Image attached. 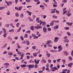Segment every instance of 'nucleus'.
I'll list each match as a JSON object with an SVG mask.
<instances>
[{
  "label": "nucleus",
  "instance_id": "e433bc0d",
  "mask_svg": "<svg viewBox=\"0 0 73 73\" xmlns=\"http://www.w3.org/2000/svg\"><path fill=\"white\" fill-rule=\"evenodd\" d=\"M64 29H66V30H68L69 29V27H64Z\"/></svg>",
  "mask_w": 73,
  "mask_h": 73
},
{
  "label": "nucleus",
  "instance_id": "0e129e2a",
  "mask_svg": "<svg viewBox=\"0 0 73 73\" xmlns=\"http://www.w3.org/2000/svg\"><path fill=\"white\" fill-rule=\"evenodd\" d=\"M18 1H19V0H15V4H17Z\"/></svg>",
  "mask_w": 73,
  "mask_h": 73
},
{
  "label": "nucleus",
  "instance_id": "8fccbe9b",
  "mask_svg": "<svg viewBox=\"0 0 73 73\" xmlns=\"http://www.w3.org/2000/svg\"><path fill=\"white\" fill-rule=\"evenodd\" d=\"M9 5H11V4H12V2H11V1H9Z\"/></svg>",
  "mask_w": 73,
  "mask_h": 73
},
{
  "label": "nucleus",
  "instance_id": "4468645a",
  "mask_svg": "<svg viewBox=\"0 0 73 73\" xmlns=\"http://www.w3.org/2000/svg\"><path fill=\"white\" fill-rule=\"evenodd\" d=\"M54 28L55 29H58V25L55 26L54 27Z\"/></svg>",
  "mask_w": 73,
  "mask_h": 73
},
{
  "label": "nucleus",
  "instance_id": "7c9ffc66",
  "mask_svg": "<svg viewBox=\"0 0 73 73\" xmlns=\"http://www.w3.org/2000/svg\"><path fill=\"white\" fill-rule=\"evenodd\" d=\"M20 16L21 18H23V17H24V14H21Z\"/></svg>",
  "mask_w": 73,
  "mask_h": 73
},
{
  "label": "nucleus",
  "instance_id": "412c9836",
  "mask_svg": "<svg viewBox=\"0 0 73 73\" xmlns=\"http://www.w3.org/2000/svg\"><path fill=\"white\" fill-rule=\"evenodd\" d=\"M21 67L22 68H25L27 66V65L25 64H23V65H21Z\"/></svg>",
  "mask_w": 73,
  "mask_h": 73
},
{
  "label": "nucleus",
  "instance_id": "393cba45",
  "mask_svg": "<svg viewBox=\"0 0 73 73\" xmlns=\"http://www.w3.org/2000/svg\"><path fill=\"white\" fill-rule=\"evenodd\" d=\"M27 13H28V15H29V16H31V12L29 11H27Z\"/></svg>",
  "mask_w": 73,
  "mask_h": 73
},
{
  "label": "nucleus",
  "instance_id": "aec40b11",
  "mask_svg": "<svg viewBox=\"0 0 73 73\" xmlns=\"http://www.w3.org/2000/svg\"><path fill=\"white\" fill-rule=\"evenodd\" d=\"M9 32H14V29H11L9 30Z\"/></svg>",
  "mask_w": 73,
  "mask_h": 73
},
{
  "label": "nucleus",
  "instance_id": "603ef678",
  "mask_svg": "<svg viewBox=\"0 0 73 73\" xmlns=\"http://www.w3.org/2000/svg\"><path fill=\"white\" fill-rule=\"evenodd\" d=\"M63 12H64L63 13H62V15H65V14L66 13H67V11H63Z\"/></svg>",
  "mask_w": 73,
  "mask_h": 73
},
{
  "label": "nucleus",
  "instance_id": "37998d69",
  "mask_svg": "<svg viewBox=\"0 0 73 73\" xmlns=\"http://www.w3.org/2000/svg\"><path fill=\"white\" fill-rule=\"evenodd\" d=\"M61 59H58L56 60L57 62H60V61L61 60Z\"/></svg>",
  "mask_w": 73,
  "mask_h": 73
},
{
  "label": "nucleus",
  "instance_id": "79ce46f5",
  "mask_svg": "<svg viewBox=\"0 0 73 73\" xmlns=\"http://www.w3.org/2000/svg\"><path fill=\"white\" fill-rule=\"evenodd\" d=\"M8 38L9 40H10V41H11V40H12V38L10 37V36H9L8 37Z\"/></svg>",
  "mask_w": 73,
  "mask_h": 73
},
{
  "label": "nucleus",
  "instance_id": "69168bd1",
  "mask_svg": "<svg viewBox=\"0 0 73 73\" xmlns=\"http://www.w3.org/2000/svg\"><path fill=\"white\" fill-rule=\"evenodd\" d=\"M14 39H15V40H17V39H18V37L17 36H15L14 38Z\"/></svg>",
  "mask_w": 73,
  "mask_h": 73
},
{
  "label": "nucleus",
  "instance_id": "473e14b6",
  "mask_svg": "<svg viewBox=\"0 0 73 73\" xmlns=\"http://www.w3.org/2000/svg\"><path fill=\"white\" fill-rule=\"evenodd\" d=\"M7 35V33H5L3 35V36L4 37V38L5 37H7V36L6 35Z\"/></svg>",
  "mask_w": 73,
  "mask_h": 73
},
{
  "label": "nucleus",
  "instance_id": "ea45409f",
  "mask_svg": "<svg viewBox=\"0 0 73 73\" xmlns=\"http://www.w3.org/2000/svg\"><path fill=\"white\" fill-rule=\"evenodd\" d=\"M32 48L34 49V50H35L36 49V46H33L32 47Z\"/></svg>",
  "mask_w": 73,
  "mask_h": 73
},
{
  "label": "nucleus",
  "instance_id": "e2e57ef3",
  "mask_svg": "<svg viewBox=\"0 0 73 73\" xmlns=\"http://www.w3.org/2000/svg\"><path fill=\"white\" fill-rule=\"evenodd\" d=\"M8 54H9V55H11V56H12V53L11 52H9V53Z\"/></svg>",
  "mask_w": 73,
  "mask_h": 73
},
{
  "label": "nucleus",
  "instance_id": "13d9d810",
  "mask_svg": "<svg viewBox=\"0 0 73 73\" xmlns=\"http://www.w3.org/2000/svg\"><path fill=\"white\" fill-rule=\"evenodd\" d=\"M67 34L68 35V36H70V32H68Z\"/></svg>",
  "mask_w": 73,
  "mask_h": 73
},
{
  "label": "nucleus",
  "instance_id": "bb28decb",
  "mask_svg": "<svg viewBox=\"0 0 73 73\" xmlns=\"http://www.w3.org/2000/svg\"><path fill=\"white\" fill-rule=\"evenodd\" d=\"M45 24H46V23H45V22H44V21L42 22V26H45Z\"/></svg>",
  "mask_w": 73,
  "mask_h": 73
},
{
  "label": "nucleus",
  "instance_id": "680f3d73",
  "mask_svg": "<svg viewBox=\"0 0 73 73\" xmlns=\"http://www.w3.org/2000/svg\"><path fill=\"white\" fill-rule=\"evenodd\" d=\"M46 66L47 67V68H49V64L48 63H47L46 64Z\"/></svg>",
  "mask_w": 73,
  "mask_h": 73
},
{
  "label": "nucleus",
  "instance_id": "6e6552de",
  "mask_svg": "<svg viewBox=\"0 0 73 73\" xmlns=\"http://www.w3.org/2000/svg\"><path fill=\"white\" fill-rule=\"evenodd\" d=\"M39 61H40L39 60H36V59H35L34 60V62H35V64H37L39 63Z\"/></svg>",
  "mask_w": 73,
  "mask_h": 73
},
{
  "label": "nucleus",
  "instance_id": "6ab92c4d",
  "mask_svg": "<svg viewBox=\"0 0 73 73\" xmlns=\"http://www.w3.org/2000/svg\"><path fill=\"white\" fill-rule=\"evenodd\" d=\"M17 45L18 48V49H20V48H21V47L20 46V45H19V43H17Z\"/></svg>",
  "mask_w": 73,
  "mask_h": 73
},
{
  "label": "nucleus",
  "instance_id": "f257e3e1",
  "mask_svg": "<svg viewBox=\"0 0 73 73\" xmlns=\"http://www.w3.org/2000/svg\"><path fill=\"white\" fill-rule=\"evenodd\" d=\"M64 42L65 43L66 42H69V40L68 39V37L66 36H65L64 37Z\"/></svg>",
  "mask_w": 73,
  "mask_h": 73
},
{
  "label": "nucleus",
  "instance_id": "39448f33",
  "mask_svg": "<svg viewBox=\"0 0 73 73\" xmlns=\"http://www.w3.org/2000/svg\"><path fill=\"white\" fill-rule=\"evenodd\" d=\"M58 48L59 49V50H58V52H61V51L62 50V48L61 46H59Z\"/></svg>",
  "mask_w": 73,
  "mask_h": 73
},
{
  "label": "nucleus",
  "instance_id": "bf43d9fd",
  "mask_svg": "<svg viewBox=\"0 0 73 73\" xmlns=\"http://www.w3.org/2000/svg\"><path fill=\"white\" fill-rule=\"evenodd\" d=\"M66 8H64L63 10V11L64 12L65 11V10H66Z\"/></svg>",
  "mask_w": 73,
  "mask_h": 73
},
{
  "label": "nucleus",
  "instance_id": "c9c22d12",
  "mask_svg": "<svg viewBox=\"0 0 73 73\" xmlns=\"http://www.w3.org/2000/svg\"><path fill=\"white\" fill-rule=\"evenodd\" d=\"M46 56H47V57H49L50 56V53H47L46 54Z\"/></svg>",
  "mask_w": 73,
  "mask_h": 73
},
{
  "label": "nucleus",
  "instance_id": "423d86ee",
  "mask_svg": "<svg viewBox=\"0 0 73 73\" xmlns=\"http://www.w3.org/2000/svg\"><path fill=\"white\" fill-rule=\"evenodd\" d=\"M28 67L29 69L30 68H33L35 67V65L34 64L28 65Z\"/></svg>",
  "mask_w": 73,
  "mask_h": 73
},
{
  "label": "nucleus",
  "instance_id": "58836bf2",
  "mask_svg": "<svg viewBox=\"0 0 73 73\" xmlns=\"http://www.w3.org/2000/svg\"><path fill=\"white\" fill-rule=\"evenodd\" d=\"M42 68V70L43 71H44V70H45V67L44 66H43Z\"/></svg>",
  "mask_w": 73,
  "mask_h": 73
},
{
  "label": "nucleus",
  "instance_id": "de8ad7c7",
  "mask_svg": "<svg viewBox=\"0 0 73 73\" xmlns=\"http://www.w3.org/2000/svg\"><path fill=\"white\" fill-rule=\"evenodd\" d=\"M62 62H63L64 64H65V60L64 59H62Z\"/></svg>",
  "mask_w": 73,
  "mask_h": 73
},
{
  "label": "nucleus",
  "instance_id": "f3484780",
  "mask_svg": "<svg viewBox=\"0 0 73 73\" xmlns=\"http://www.w3.org/2000/svg\"><path fill=\"white\" fill-rule=\"evenodd\" d=\"M34 28H35V26H32L31 27L30 29H31L32 31H33L34 29Z\"/></svg>",
  "mask_w": 73,
  "mask_h": 73
},
{
  "label": "nucleus",
  "instance_id": "2f4dec72",
  "mask_svg": "<svg viewBox=\"0 0 73 73\" xmlns=\"http://www.w3.org/2000/svg\"><path fill=\"white\" fill-rule=\"evenodd\" d=\"M53 22H54V23H59V21H53Z\"/></svg>",
  "mask_w": 73,
  "mask_h": 73
},
{
  "label": "nucleus",
  "instance_id": "1a4fd4ad",
  "mask_svg": "<svg viewBox=\"0 0 73 73\" xmlns=\"http://www.w3.org/2000/svg\"><path fill=\"white\" fill-rule=\"evenodd\" d=\"M59 39V38L57 37H56L54 38V41L55 42H57L58 41V40Z\"/></svg>",
  "mask_w": 73,
  "mask_h": 73
},
{
  "label": "nucleus",
  "instance_id": "6e6d98bb",
  "mask_svg": "<svg viewBox=\"0 0 73 73\" xmlns=\"http://www.w3.org/2000/svg\"><path fill=\"white\" fill-rule=\"evenodd\" d=\"M26 1L27 3H29L31 1V0H26Z\"/></svg>",
  "mask_w": 73,
  "mask_h": 73
},
{
  "label": "nucleus",
  "instance_id": "338daca9",
  "mask_svg": "<svg viewBox=\"0 0 73 73\" xmlns=\"http://www.w3.org/2000/svg\"><path fill=\"white\" fill-rule=\"evenodd\" d=\"M15 16L16 17H18V16H19V14H18V13H16Z\"/></svg>",
  "mask_w": 73,
  "mask_h": 73
},
{
  "label": "nucleus",
  "instance_id": "a19ab883",
  "mask_svg": "<svg viewBox=\"0 0 73 73\" xmlns=\"http://www.w3.org/2000/svg\"><path fill=\"white\" fill-rule=\"evenodd\" d=\"M16 25L17 27L18 28V27H19V23H17Z\"/></svg>",
  "mask_w": 73,
  "mask_h": 73
},
{
  "label": "nucleus",
  "instance_id": "9d476101",
  "mask_svg": "<svg viewBox=\"0 0 73 73\" xmlns=\"http://www.w3.org/2000/svg\"><path fill=\"white\" fill-rule=\"evenodd\" d=\"M63 53L66 56H68L69 54V53L66 51H64Z\"/></svg>",
  "mask_w": 73,
  "mask_h": 73
},
{
  "label": "nucleus",
  "instance_id": "774afa93",
  "mask_svg": "<svg viewBox=\"0 0 73 73\" xmlns=\"http://www.w3.org/2000/svg\"><path fill=\"white\" fill-rule=\"evenodd\" d=\"M9 24H7L6 25V27L7 28H8L9 27Z\"/></svg>",
  "mask_w": 73,
  "mask_h": 73
},
{
  "label": "nucleus",
  "instance_id": "f03ea898",
  "mask_svg": "<svg viewBox=\"0 0 73 73\" xmlns=\"http://www.w3.org/2000/svg\"><path fill=\"white\" fill-rule=\"evenodd\" d=\"M34 28H35V29H41V28H42V27L40 26L39 25H38L34 27Z\"/></svg>",
  "mask_w": 73,
  "mask_h": 73
},
{
  "label": "nucleus",
  "instance_id": "9b49d317",
  "mask_svg": "<svg viewBox=\"0 0 73 73\" xmlns=\"http://www.w3.org/2000/svg\"><path fill=\"white\" fill-rule=\"evenodd\" d=\"M43 31L45 33L46 32V31H47V29H46V27H44L43 28Z\"/></svg>",
  "mask_w": 73,
  "mask_h": 73
},
{
  "label": "nucleus",
  "instance_id": "a878e982",
  "mask_svg": "<svg viewBox=\"0 0 73 73\" xmlns=\"http://www.w3.org/2000/svg\"><path fill=\"white\" fill-rule=\"evenodd\" d=\"M28 19L30 21H33V20L32 19H31L29 17H28Z\"/></svg>",
  "mask_w": 73,
  "mask_h": 73
},
{
  "label": "nucleus",
  "instance_id": "cd10ccee",
  "mask_svg": "<svg viewBox=\"0 0 73 73\" xmlns=\"http://www.w3.org/2000/svg\"><path fill=\"white\" fill-rule=\"evenodd\" d=\"M4 65H7L8 66H9V63H5L4 64Z\"/></svg>",
  "mask_w": 73,
  "mask_h": 73
},
{
  "label": "nucleus",
  "instance_id": "4c0bfd02",
  "mask_svg": "<svg viewBox=\"0 0 73 73\" xmlns=\"http://www.w3.org/2000/svg\"><path fill=\"white\" fill-rule=\"evenodd\" d=\"M48 46H49V47H50V48H52V46H53L51 44H48V45H47Z\"/></svg>",
  "mask_w": 73,
  "mask_h": 73
},
{
  "label": "nucleus",
  "instance_id": "c756f323",
  "mask_svg": "<svg viewBox=\"0 0 73 73\" xmlns=\"http://www.w3.org/2000/svg\"><path fill=\"white\" fill-rule=\"evenodd\" d=\"M24 37V38H27L28 37V34H25Z\"/></svg>",
  "mask_w": 73,
  "mask_h": 73
},
{
  "label": "nucleus",
  "instance_id": "5fc2aeb1",
  "mask_svg": "<svg viewBox=\"0 0 73 73\" xmlns=\"http://www.w3.org/2000/svg\"><path fill=\"white\" fill-rule=\"evenodd\" d=\"M71 15H72V14L71 13H69L67 15V16L68 17H70V16Z\"/></svg>",
  "mask_w": 73,
  "mask_h": 73
},
{
  "label": "nucleus",
  "instance_id": "4be33fe9",
  "mask_svg": "<svg viewBox=\"0 0 73 73\" xmlns=\"http://www.w3.org/2000/svg\"><path fill=\"white\" fill-rule=\"evenodd\" d=\"M21 30V27H20L19 29L17 30V32H20V31Z\"/></svg>",
  "mask_w": 73,
  "mask_h": 73
},
{
  "label": "nucleus",
  "instance_id": "dca6fc26",
  "mask_svg": "<svg viewBox=\"0 0 73 73\" xmlns=\"http://www.w3.org/2000/svg\"><path fill=\"white\" fill-rule=\"evenodd\" d=\"M26 44L28 45H29L30 44V42L29 40H27L26 41Z\"/></svg>",
  "mask_w": 73,
  "mask_h": 73
},
{
  "label": "nucleus",
  "instance_id": "3c124183",
  "mask_svg": "<svg viewBox=\"0 0 73 73\" xmlns=\"http://www.w3.org/2000/svg\"><path fill=\"white\" fill-rule=\"evenodd\" d=\"M56 13L57 14H59V13H60V11L58 10H56Z\"/></svg>",
  "mask_w": 73,
  "mask_h": 73
},
{
  "label": "nucleus",
  "instance_id": "c85d7f7f",
  "mask_svg": "<svg viewBox=\"0 0 73 73\" xmlns=\"http://www.w3.org/2000/svg\"><path fill=\"white\" fill-rule=\"evenodd\" d=\"M52 17L53 18H54V19H57V17L55 15H54L52 16Z\"/></svg>",
  "mask_w": 73,
  "mask_h": 73
},
{
  "label": "nucleus",
  "instance_id": "20e7f679",
  "mask_svg": "<svg viewBox=\"0 0 73 73\" xmlns=\"http://www.w3.org/2000/svg\"><path fill=\"white\" fill-rule=\"evenodd\" d=\"M56 70H58V68L57 67H53L51 68V71L52 72H54Z\"/></svg>",
  "mask_w": 73,
  "mask_h": 73
},
{
  "label": "nucleus",
  "instance_id": "a18cd8bd",
  "mask_svg": "<svg viewBox=\"0 0 73 73\" xmlns=\"http://www.w3.org/2000/svg\"><path fill=\"white\" fill-rule=\"evenodd\" d=\"M4 9V7H0V10H2V9Z\"/></svg>",
  "mask_w": 73,
  "mask_h": 73
},
{
  "label": "nucleus",
  "instance_id": "0eeeda50",
  "mask_svg": "<svg viewBox=\"0 0 73 73\" xmlns=\"http://www.w3.org/2000/svg\"><path fill=\"white\" fill-rule=\"evenodd\" d=\"M52 42H53L51 40H48L46 42V44L48 45L49 44H52Z\"/></svg>",
  "mask_w": 73,
  "mask_h": 73
},
{
  "label": "nucleus",
  "instance_id": "2eb2a0df",
  "mask_svg": "<svg viewBox=\"0 0 73 73\" xmlns=\"http://www.w3.org/2000/svg\"><path fill=\"white\" fill-rule=\"evenodd\" d=\"M53 21H52V22L50 23V25L51 26H53V25H54V22H53Z\"/></svg>",
  "mask_w": 73,
  "mask_h": 73
},
{
  "label": "nucleus",
  "instance_id": "4d7b16f0",
  "mask_svg": "<svg viewBox=\"0 0 73 73\" xmlns=\"http://www.w3.org/2000/svg\"><path fill=\"white\" fill-rule=\"evenodd\" d=\"M40 20V18H36V20L37 21H38Z\"/></svg>",
  "mask_w": 73,
  "mask_h": 73
},
{
  "label": "nucleus",
  "instance_id": "7ed1b4c3",
  "mask_svg": "<svg viewBox=\"0 0 73 73\" xmlns=\"http://www.w3.org/2000/svg\"><path fill=\"white\" fill-rule=\"evenodd\" d=\"M22 8H23V7L22 6L19 7V8L17 7H15V9L17 11H21Z\"/></svg>",
  "mask_w": 73,
  "mask_h": 73
},
{
  "label": "nucleus",
  "instance_id": "864d4df0",
  "mask_svg": "<svg viewBox=\"0 0 73 73\" xmlns=\"http://www.w3.org/2000/svg\"><path fill=\"white\" fill-rule=\"evenodd\" d=\"M7 15H10V12L9 11H8L7 13Z\"/></svg>",
  "mask_w": 73,
  "mask_h": 73
},
{
  "label": "nucleus",
  "instance_id": "c03bdc74",
  "mask_svg": "<svg viewBox=\"0 0 73 73\" xmlns=\"http://www.w3.org/2000/svg\"><path fill=\"white\" fill-rule=\"evenodd\" d=\"M47 30L48 31H51V28L50 27H49L47 29Z\"/></svg>",
  "mask_w": 73,
  "mask_h": 73
},
{
  "label": "nucleus",
  "instance_id": "b1692460",
  "mask_svg": "<svg viewBox=\"0 0 73 73\" xmlns=\"http://www.w3.org/2000/svg\"><path fill=\"white\" fill-rule=\"evenodd\" d=\"M37 53H34L33 54V56L35 57H36V56H37Z\"/></svg>",
  "mask_w": 73,
  "mask_h": 73
},
{
  "label": "nucleus",
  "instance_id": "5701e85b",
  "mask_svg": "<svg viewBox=\"0 0 73 73\" xmlns=\"http://www.w3.org/2000/svg\"><path fill=\"white\" fill-rule=\"evenodd\" d=\"M5 3H6V4H7V6L8 7H9V2H7V1H5Z\"/></svg>",
  "mask_w": 73,
  "mask_h": 73
},
{
  "label": "nucleus",
  "instance_id": "09e8293b",
  "mask_svg": "<svg viewBox=\"0 0 73 73\" xmlns=\"http://www.w3.org/2000/svg\"><path fill=\"white\" fill-rule=\"evenodd\" d=\"M38 36H35L33 38L34 39H36V38H38Z\"/></svg>",
  "mask_w": 73,
  "mask_h": 73
},
{
  "label": "nucleus",
  "instance_id": "f8f14e48",
  "mask_svg": "<svg viewBox=\"0 0 73 73\" xmlns=\"http://www.w3.org/2000/svg\"><path fill=\"white\" fill-rule=\"evenodd\" d=\"M72 64H72V63L70 62V63H69L68 64V66L69 67H72Z\"/></svg>",
  "mask_w": 73,
  "mask_h": 73
},
{
  "label": "nucleus",
  "instance_id": "72a5a7b5",
  "mask_svg": "<svg viewBox=\"0 0 73 73\" xmlns=\"http://www.w3.org/2000/svg\"><path fill=\"white\" fill-rule=\"evenodd\" d=\"M62 2L63 3H65L67 2V0H63Z\"/></svg>",
  "mask_w": 73,
  "mask_h": 73
},
{
  "label": "nucleus",
  "instance_id": "052dcab7",
  "mask_svg": "<svg viewBox=\"0 0 73 73\" xmlns=\"http://www.w3.org/2000/svg\"><path fill=\"white\" fill-rule=\"evenodd\" d=\"M32 61H33L32 59H30L29 62V63H31V62H32Z\"/></svg>",
  "mask_w": 73,
  "mask_h": 73
},
{
  "label": "nucleus",
  "instance_id": "f704fd0d",
  "mask_svg": "<svg viewBox=\"0 0 73 73\" xmlns=\"http://www.w3.org/2000/svg\"><path fill=\"white\" fill-rule=\"evenodd\" d=\"M68 58L70 60V61H72V58L71 57V56H70L68 57Z\"/></svg>",
  "mask_w": 73,
  "mask_h": 73
},
{
  "label": "nucleus",
  "instance_id": "a211bd4d",
  "mask_svg": "<svg viewBox=\"0 0 73 73\" xmlns=\"http://www.w3.org/2000/svg\"><path fill=\"white\" fill-rule=\"evenodd\" d=\"M2 30L3 31L4 33H5V32H7V31L6 30V29H5V28H2Z\"/></svg>",
  "mask_w": 73,
  "mask_h": 73
},
{
  "label": "nucleus",
  "instance_id": "49530a36",
  "mask_svg": "<svg viewBox=\"0 0 73 73\" xmlns=\"http://www.w3.org/2000/svg\"><path fill=\"white\" fill-rule=\"evenodd\" d=\"M31 30H28L27 31V33H28L29 34H30L31 33Z\"/></svg>",
  "mask_w": 73,
  "mask_h": 73
},
{
  "label": "nucleus",
  "instance_id": "ddd939ff",
  "mask_svg": "<svg viewBox=\"0 0 73 73\" xmlns=\"http://www.w3.org/2000/svg\"><path fill=\"white\" fill-rule=\"evenodd\" d=\"M66 23L67 25H72V24H73V23H69L68 22H67Z\"/></svg>",
  "mask_w": 73,
  "mask_h": 73
}]
</instances>
